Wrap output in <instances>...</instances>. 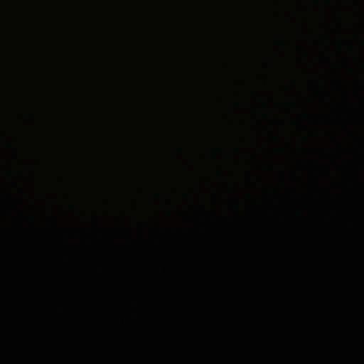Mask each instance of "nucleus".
Wrapping results in <instances>:
<instances>
[{"label": "nucleus", "mask_w": 364, "mask_h": 364, "mask_svg": "<svg viewBox=\"0 0 364 364\" xmlns=\"http://www.w3.org/2000/svg\"><path fill=\"white\" fill-rule=\"evenodd\" d=\"M326 296V290L323 287H320L319 288L316 289L313 294H311V299L320 301L324 299Z\"/></svg>", "instance_id": "nucleus-1"}, {"label": "nucleus", "mask_w": 364, "mask_h": 364, "mask_svg": "<svg viewBox=\"0 0 364 364\" xmlns=\"http://www.w3.org/2000/svg\"><path fill=\"white\" fill-rule=\"evenodd\" d=\"M242 297L246 300H253L257 299L259 295L255 292L245 290L242 294Z\"/></svg>", "instance_id": "nucleus-2"}, {"label": "nucleus", "mask_w": 364, "mask_h": 364, "mask_svg": "<svg viewBox=\"0 0 364 364\" xmlns=\"http://www.w3.org/2000/svg\"><path fill=\"white\" fill-rule=\"evenodd\" d=\"M337 296H338V300L339 301L341 299V296L340 284H338V287Z\"/></svg>", "instance_id": "nucleus-3"}]
</instances>
